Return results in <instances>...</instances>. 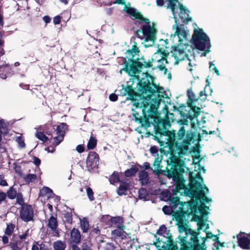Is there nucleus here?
Returning a JSON list of instances; mask_svg holds the SVG:
<instances>
[{"instance_id": "f257e3e1", "label": "nucleus", "mask_w": 250, "mask_h": 250, "mask_svg": "<svg viewBox=\"0 0 250 250\" xmlns=\"http://www.w3.org/2000/svg\"><path fill=\"white\" fill-rule=\"evenodd\" d=\"M178 193L185 194L188 196H195L198 199L203 202V200L198 198L195 194H189L186 193H181L176 191V186L173 190V194L175 197H171L168 192H164L163 194H166L167 200H169L171 204V207L165 206L163 208V211L166 214H172L175 218L177 223L179 231L178 238L179 243L181 246L182 250H203L204 249L206 239L203 237L202 240L203 242L201 245L197 240V233L192 231L187 222L185 220V214H188L189 209L185 210V206L191 207V205L187 203H183L179 200L177 196Z\"/></svg>"}, {"instance_id": "f03ea898", "label": "nucleus", "mask_w": 250, "mask_h": 250, "mask_svg": "<svg viewBox=\"0 0 250 250\" xmlns=\"http://www.w3.org/2000/svg\"><path fill=\"white\" fill-rule=\"evenodd\" d=\"M143 67V63H127L125 70L129 75L133 76L132 80L136 83V88L143 96L144 94H148L146 97L149 99H141V102L134 101V105L136 108L141 109L145 118V122L148 124H157L159 121V113L157 109L160 104L161 99H151L149 97L151 94L155 91L152 88V78L147 74L143 73V77L140 78L139 74Z\"/></svg>"}, {"instance_id": "7ed1b4c3", "label": "nucleus", "mask_w": 250, "mask_h": 250, "mask_svg": "<svg viewBox=\"0 0 250 250\" xmlns=\"http://www.w3.org/2000/svg\"><path fill=\"white\" fill-rule=\"evenodd\" d=\"M175 14L176 18L175 19V24L173 25L172 29L174 30V33L171 34L170 38V41L171 42V53L174 58L176 62L181 61L192 62L194 61V56L186 52V50L189 51L188 48L189 46L188 44L189 37V31L185 28L181 26H178V23H188L191 20L189 18L188 11L181 5L179 2L176 4L175 6Z\"/></svg>"}, {"instance_id": "20e7f679", "label": "nucleus", "mask_w": 250, "mask_h": 250, "mask_svg": "<svg viewBox=\"0 0 250 250\" xmlns=\"http://www.w3.org/2000/svg\"><path fill=\"white\" fill-rule=\"evenodd\" d=\"M165 134L160 135L158 141L161 146H168L171 152L170 157L167 161V171L165 174L168 177H173L175 180L182 182V177L178 170H183V161L181 159V155L185 154L188 151V142H186L181 146L179 143L175 142V133L169 131L165 132Z\"/></svg>"}, {"instance_id": "39448f33", "label": "nucleus", "mask_w": 250, "mask_h": 250, "mask_svg": "<svg viewBox=\"0 0 250 250\" xmlns=\"http://www.w3.org/2000/svg\"><path fill=\"white\" fill-rule=\"evenodd\" d=\"M201 159L200 155L195 156L193 157V164L195 165V172H193L190 177L191 188L188 189L186 187L184 180L183 177V173L184 172V162L183 161V170L180 171L178 170L177 173H180L182 176V182L175 180L173 177V180L176 184V191L181 193H186L189 194H195L198 198L203 200V202H209L211 201L210 199H208L206 194L208 192V189L207 187L203 184V179L200 176V172L202 170L205 173L206 170L204 167H201L198 164L200 162Z\"/></svg>"}, {"instance_id": "423d86ee", "label": "nucleus", "mask_w": 250, "mask_h": 250, "mask_svg": "<svg viewBox=\"0 0 250 250\" xmlns=\"http://www.w3.org/2000/svg\"><path fill=\"white\" fill-rule=\"evenodd\" d=\"M124 10L131 16L140 20L141 27L137 32V35L140 39L143 40L142 43L145 47L152 46L156 39L157 30L153 23H150L149 20L144 18L137 10L130 6L125 5Z\"/></svg>"}, {"instance_id": "0eeeda50", "label": "nucleus", "mask_w": 250, "mask_h": 250, "mask_svg": "<svg viewBox=\"0 0 250 250\" xmlns=\"http://www.w3.org/2000/svg\"><path fill=\"white\" fill-rule=\"evenodd\" d=\"M191 42L196 49L204 51L202 55L205 56L210 51L209 40L202 29L194 28Z\"/></svg>"}, {"instance_id": "6e6552de", "label": "nucleus", "mask_w": 250, "mask_h": 250, "mask_svg": "<svg viewBox=\"0 0 250 250\" xmlns=\"http://www.w3.org/2000/svg\"><path fill=\"white\" fill-rule=\"evenodd\" d=\"M188 214H191L193 216V219L198 222L197 225L198 229H202L204 231L207 230L209 227L206 221H204V217L207 215L206 209L203 206L198 207L193 206L189 208Z\"/></svg>"}, {"instance_id": "1a4fd4ad", "label": "nucleus", "mask_w": 250, "mask_h": 250, "mask_svg": "<svg viewBox=\"0 0 250 250\" xmlns=\"http://www.w3.org/2000/svg\"><path fill=\"white\" fill-rule=\"evenodd\" d=\"M139 50L135 42L131 47V49H128L125 53L124 62H142L144 58H139Z\"/></svg>"}, {"instance_id": "9d476101", "label": "nucleus", "mask_w": 250, "mask_h": 250, "mask_svg": "<svg viewBox=\"0 0 250 250\" xmlns=\"http://www.w3.org/2000/svg\"><path fill=\"white\" fill-rule=\"evenodd\" d=\"M66 130L67 125L65 123H62L57 126L56 129L57 136L53 138L54 145L57 146L63 141Z\"/></svg>"}, {"instance_id": "9b49d317", "label": "nucleus", "mask_w": 250, "mask_h": 250, "mask_svg": "<svg viewBox=\"0 0 250 250\" xmlns=\"http://www.w3.org/2000/svg\"><path fill=\"white\" fill-rule=\"evenodd\" d=\"M20 216L21 219L25 222H28L32 220L33 217V210L32 207L28 205L22 206Z\"/></svg>"}, {"instance_id": "f8f14e48", "label": "nucleus", "mask_w": 250, "mask_h": 250, "mask_svg": "<svg viewBox=\"0 0 250 250\" xmlns=\"http://www.w3.org/2000/svg\"><path fill=\"white\" fill-rule=\"evenodd\" d=\"M186 134V130L184 127H182L178 132V140L176 143H179V146H182L186 142H188V146L190 144V142L191 141L193 135L192 134L187 133L186 134V138H185Z\"/></svg>"}, {"instance_id": "ddd939ff", "label": "nucleus", "mask_w": 250, "mask_h": 250, "mask_svg": "<svg viewBox=\"0 0 250 250\" xmlns=\"http://www.w3.org/2000/svg\"><path fill=\"white\" fill-rule=\"evenodd\" d=\"M244 232H240L237 235L238 246L243 250H250V234H248L250 238L245 235Z\"/></svg>"}, {"instance_id": "4468645a", "label": "nucleus", "mask_w": 250, "mask_h": 250, "mask_svg": "<svg viewBox=\"0 0 250 250\" xmlns=\"http://www.w3.org/2000/svg\"><path fill=\"white\" fill-rule=\"evenodd\" d=\"M162 48L159 49V51L155 53L151 58L152 61L156 62H167V58L169 56L167 51L166 52L165 50L162 51Z\"/></svg>"}, {"instance_id": "2eb2a0df", "label": "nucleus", "mask_w": 250, "mask_h": 250, "mask_svg": "<svg viewBox=\"0 0 250 250\" xmlns=\"http://www.w3.org/2000/svg\"><path fill=\"white\" fill-rule=\"evenodd\" d=\"M99 161L98 155L95 152H90L86 160V166L90 168L96 167Z\"/></svg>"}, {"instance_id": "dca6fc26", "label": "nucleus", "mask_w": 250, "mask_h": 250, "mask_svg": "<svg viewBox=\"0 0 250 250\" xmlns=\"http://www.w3.org/2000/svg\"><path fill=\"white\" fill-rule=\"evenodd\" d=\"M150 152L154 155L155 160L154 162L153 165L155 167V170L159 171L161 170L160 167V164L162 160V155L159 156L157 153V148L155 146L151 147L150 148Z\"/></svg>"}, {"instance_id": "f3484780", "label": "nucleus", "mask_w": 250, "mask_h": 250, "mask_svg": "<svg viewBox=\"0 0 250 250\" xmlns=\"http://www.w3.org/2000/svg\"><path fill=\"white\" fill-rule=\"evenodd\" d=\"M130 185L128 183L121 182L119 187L117 189V194L122 196L126 194V192L130 188Z\"/></svg>"}, {"instance_id": "a211bd4d", "label": "nucleus", "mask_w": 250, "mask_h": 250, "mask_svg": "<svg viewBox=\"0 0 250 250\" xmlns=\"http://www.w3.org/2000/svg\"><path fill=\"white\" fill-rule=\"evenodd\" d=\"M81 238V234L79 230L73 228L71 231V243L78 244L80 242Z\"/></svg>"}, {"instance_id": "6ab92c4d", "label": "nucleus", "mask_w": 250, "mask_h": 250, "mask_svg": "<svg viewBox=\"0 0 250 250\" xmlns=\"http://www.w3.org/2000/svg\"><path fill=\"white\" fill-rule=\"evenodd\" d=\"M125 227L123 226V227H118L116 229L112 231V235L115 238L121 237L122 239H124L126 237V233L125 231Z\"/></svg>"}, {"instance_id": "aec40b11", "label": "nucleus", "mask_w": 250, "mask_h": 250, "mask_svg": "<svg viewBox=\"0 0 250 250\" xmlns=\"http://www.w3.org/2000/svg\"><path fill=\"white\" fill-rule=\"evenodd\" d=\"M110 220L111 227H123V226H124L123 219L121 217H111Z\"/></svg>"}, {"instance_id": "412c9836", "label": "nucleus", "mask_w": 250, "mask_h": 250, "mask_svg": "<svg viewBox=\"0 0 250 250\" xmlns=\"http://www.w3.org/2000/svg\"><path fill=\"white\" fill-rule=\"evenodd\" d=\"M48 227L56 233H58L56 229L58 226V222L56 218L52 216L48 220Z\"/></svg>"}, {"instance_id": "4be33fe9", "label": "nucleus", "mask_w": 250, "mask_h": 250, "mask_svg": "<svg viewBox=\"0 0 250 250\" xmlns=\"http://www.w3.org/2000/svg\"><path fill=\"white\" fill-rule=\"evenodd\" d=\"M161 247L162 249H159L158 250H179L177 245L173 242L170 244L163 243Z\"/></svg>"}, {"instance_id": "5701e85b", "label": "nucleus", "mask_w": 250, "mask_h": 250, "mask_svg": "<svg viewBox=\"0 0 250 250\" xmlns=\"http://www.w3.org/2000/svg\"><path fill=\"white\" fill-rule=\"evenodd\" d=\"M166 2L167 8H169L171 10L174 18L176 19L175 14V6H176V4L178 2V0H167Z\"/></svg>"}, {"instance_id": "b1692460", "label": "nucleus", "mask_w": 250, "mask_h": 250, "mask_svg": "<svg viewBox=\"0 0 250 250\" xmlns=\"http://www.w3.org/2000/svg\"><path fill=\"white\" fill-rule=\"evenodd\" d=\"M81 228L83 232H86L89 228V225L87 220L85 218L80 219Z\"/></svg>"}, {"instance_id": "393cba45", "label": "nucleus", "mask_w": 250, "mask_h": 250, "mask_svg": "<svg viewBox=\"0 0 250 250\" xmlns=\"http://www.w3.org/2000/svg\"><path fill=\"white\" fill-rule=\"evenodd\" d=\"M53 247L55 250H64L66 247L65 242L57 241L54 243Z\"/></svg>"}, {"instance_id": "a878e982", "label": "nucleus", "mask_w": 250, "mask_h": 250, "mask_svg": "<svg viewBox=\"0 0 250 250\" xmlns=\"http://www.w3.org/2000/svg\"><path fill=\"white\" fill-rule=\"evenodd\" d=\"M139 179L143 184H146L148 180L147 172L144 170L141 171L139 174Z\"/></svg>"}, {"instance_id": "bb28decb", "label": "nucleus", "mask_w": 250, "mask_h": 250, "mask_svg": "<svg viewBox=\"0 0 250 250\" xmlns=\"http://www.w3.org/2000/svg\"><path fill=\"white\" fill-rule=\"evenodd\" d=\"M24 181L28 183L34 182L37 179L36 174H29L24 176Z\"/></svg>"}, {"instance_id": "cd10ccee", "label": "nucleus", "mask_w": 250, "mask_h": 250, "mask_svg": "<svg viewBox=\"0 0 250 250\" xmlns=\"http://www.w3.org/2000/svg\"><path fill=\"white\" fill-rule=\"evenodd\" d=\"M109 181L110 184H114L120 181L119 174L117 172H114L111 176Z\"/></svg>"}, {"instance_id": "c85d7f7f", "label": "nucleus", "mask_w": 250, "mask_h": 250, "mask_svg": "<svg viewBox=\"0 0 250 250\" xmlns=\"http://www.w3.org/2000/svg\"><path fill=\"white\" fill-rule=\"evenodd\" d=\"M97 144V140L95 138L93 137L90 138L89 141L87 144V148L88 149H91L94 148Z\"/></svg>"}, {"instance_id": "c756f323", "label": "nucleus", "mask_w": 250, "mask_h": 250, "mask_svg": "<svg viewBox=\"0 0 250 250\" xmlns=\"http://www.w3.org/2000/svg\"><path fill=\"white\" fill-rule=\"evenodd\" d=\"M36 137L43 142H46L48 140V138L42 132L37 131L35 134Z\"/></svg>"}, {"instance_id": "7c9ffc66", "label": "nucleus", "mask_w": 250, "mask_h": 250, "mask_svg": "<svg viewBox=\"0 0 250 250\" xmlns=\"http://www.w3.org/2000/svg\"><path fill=\"white\" fill-rule=\"evenodd\" d=\"M122 92L123 95H126V94L129 95L130 96H132L134 94V90L130 86H127L126 88L123 89Z\"/></svg>"}, {"instance_id": "2f4dec72", "label": "nucleus", "mask_w": 250, "mask_h": 250, "mask_svg": "<svg viewBox=\"0 0 250 250\" xmlns=\"http://www.w3.org/2000/svg\"><path fill=\"white\" fill-rule=\"evenodd\" d=\"M87 195L90 201H92L94 200V193L92 189L89 187H86Z\"/></svg>"}, {"instance_id": "473e14b6", "label": "nucleus", "mask_w": 250, "mask_h": 250, "mask_svg": "<svg viewBox=\"0 0 250 250\" xmlns=\"http://www.w3.org/2000/svg\"><path fill=\"white\" fill-rule=\"evenodd\" d=\"M137 171L135 167H131L125 171V174L126 177H130L134 175Z\"/></svg>"}, {"instance_id": "72a5a7b5", "label": "nucleus", "mask_w": 250, "mask_h": 250, "mask_svg": "<svg viewBox=\"0 0 250 250\" xmlns=\"http://www.w3.org/2000/svg\"><path fill=\"white\" fill-rule=\"evenodd\" d=\"M16 191L12 188H11L7 192V195L10 199H14L16 197Z\"/></svg>"}, {"instance_id": "f704fd0d", "label": "nucleus", "mask_w": 250, "mask_h": 250, "mask_svg": "<svg viewBox=\"0 0 250 250\" xmlns=\"http://www.w3.org/2000/svg\"><path fill=\"white\" fill-rule=\"evenodd\" d=\"M16 141L19 144V146L21 147H24L25 144L24 142V140L21 136H20L16 138Z\"/></svg>"}, {"instance_id": "c9c22d12", "label": "nucleus", "mask_w": 250, "mask_h": 250, "mask_svg": "<svg viewBox=\"0 0 250 250\" xmlns=\"http://www.w3.org/2000/svg\"><path fill=\"white\" fill-rule=\"evenodd\" d=\"M14 225L12 224L8 225L5 230V233L9 235H11L14 230Z\"/></svg>"}, {"instance_id": "e433bc0d", "label": "nucleus", "mask_w": 250, "mask_h": 250, "mask_svg": "<svg viewBox=\"0 0 250 250\" xmlns=\"http://www.w3.org/2000/svg\"><path fill=\"white\" fill-rule=\"evenodd\" d=\"M17 203L20 205H24V200L23 196L21 194H18L16 198Z\"/></svg>"}, {"instance_id": "4c0bfd02", "label": "nucleus", "mask_w": 250, "mask_h": 250, "mask_svg": "<svg viewBox=\"0 0 250 250\" xmlns=\"http://www.w3.org/2000/svg\"><path fill=\"white\" fill-rule=\"evenodd\" d=\"M6 129L5 124L2 121H0V133H6Z\"/></svg>"}, {"instance_id": "58836bf2", "label": "nucleus", "mask_w": 250, "mask_h": 250, "mask_svg": "<svg viewBox=\"0 0 250 250\" xmlns=\"http://www.w3.org/2000/svg\"><path fill=\"white\" fill-rule=\"evenodd\" d=\"M166 230L167 228L164 225H162L158 229L157 233L159 235H163L164 233L166 231Z\"/></svg>"}, {"instance_id": "ea45409f", "label": "nucleus", "mask_w": 250, "mask_h": 250, "mask_svg": "<svg viewBox=\"0 0 250 250\" xmlns=\"http://www.w3.org/2000/svg\"><path fill=\"white\" fill-rule=\"evenodd\" d=\"M209 68L210 71H214L217 75L219 74L218 70L215 66L214 63H210Z\"/></svg>"}, {"instance_id": "a19ab883", "label": "nucleus", "mask_w": 250, "mask_h": 250, "mask_svg": "<svg viewBox=\"0 0 250 250\" xmlns=\"http://www.w3.org/2000/svg\"><path fill=\"white\" fill-rule=\"evenodd\" d=\"M51 192V190L48 187H44L41 190L42 194H47Z\"/></svg>"}, {"instance_id": "79ce46f5", "label": "nucleus", "mask_w": 250, "mask_h": 250, "mask_svg": "<svg viewBox=\"0 0 250 250\" xmlns=\"http://www.w3.org/2000/svg\"><path fill=\"white\" fill-rule=\"evenodd\" d=\"M61 17L60 16H57L53 19V23L54 24H58L60 23Z\"/></svg>"}, {"instance_id": "37998d69", "label": "nucleus", "mask_w": 250, "mask_h": 250, "mask_svg": "<svg viewBox=\"0 0 250 250\" xmlns=\"http://www.w3.org/2000/svg\"><path fill=\"white\" fill-rule=\"evenodd\" d=\"M158 68L160 71L163 72L164 75H166L167 74V70L165 66L163 65H160L158 66Z\"/></svg>"}, {"instance_id": "c03bdc74", "label": "nucleus", "mask_w": 250, "mask_h": 250, "mask_svg": "<svg viewBox=\"0 0 250 250\" xmlns=\"http://www.w3.org/2000/svg\"><path fill=\"white\" fill-rule=\"evenodd\" d=\"M6 196L7 195L4 192H0V204H1L2 202H3L6 199Z\"/></svg>"}, {"instance_id": "a18cd8bd", "label": "nucleus", "mask_w": 250, "mask_h": 250, "mask_svg": "<svg viewBox=\"0 0 250 250\" xmlns=\"http://www.w3.org/2000/svg\"><path fill=\"white\" fill-rule=\"evenodd\" d=\"M109 98L112 102L116 101L118 99V96L114 93L109 95Z\"/></svg>"}, {"instance_id": "49530a36", "label": "nucleus", "mask_w": 250, "mask_h": 250, "mask_svg": "<svg viewBox=\"0 0 250 250\" xmlns=\"http://www.w3.org/2000/svg\"><path fill=\"white\" fill-rule=\"evenodd\" d=\"M29 235V229H27L26 230V231L22 234L20 235L19 236V237L21 239H25Z\"/></svg>"}, {"instance_id": "de8ad7c7", "label": "nucleus", "mask_w": 250, "mask_h": 250, "mask_svg": "<svg viewBox=\"0 0 250 250\" xmlns=\"http://www.w3.org/2000/svg\"><path fill=\"white\" fill-rule=\"evenodd\" d=\"M132 111H133V113H132L133 115L135 117L136 121H140V116H139V114H138V113H137L136 112V111L133 109H132Z\"/></svg>"}, {"instance_id": "09e8293b", "label": "nucleus", "mask_w": 250, "mask_h": 250, "mask_svg": "<svg viewBox=\"0 0 250 250\" xmlns=\"http://www.w3.org/2000/svg\"><path fill=\"white\" fill-rule=\"evenodd\" d=\"M48 152L53 153L55 150V147L53 146H50L45 149Z\"/></svg>"}, {"instance_id": "8fccbe9b", "label": "nucleus", "mask_w": 250, "mask_h": 250, "mask_svg": "<svg viewBox=\"0 0 250 250\" xmlns=\"http://www.w3.org/2000/svg\"><path fill=\"white\" fill-rule=\"evenodd\" d=\"M8 68V65L3 64L0 66V72L5 71Z\"/></svg>"}, {"instance_id": "3c124183", "label": "nucleus", "mask_w": 250, "mask_h": 250, "mask_svg": "<svg viewBox=\"0 0 250 250\" xmlns=\"http://www.w3.org/2000/svg\"><path fill=\"white\" fill-rule=\"evenodd\" d=\"M43 21L46 23H49L51 21V19L49 17L47 16H45L44 17H43Z\"/></svg>"}, {"instance_id": "603ef678", "label": "nucleus", "mask_w": 250, "mask_h": 250, "mask_svg": "<svg viewBox=\"0 0 250 250\" xmlns=\"http://www.w3.org/2000/svg\"><path fill=\"white\" fill-rule=\"evenodd\" d=\"M83 250H92L86 244H83L82 246Z\"/></svg>"}, {"instance_id": "864d4df0", "label": "nucleus", "mask_w": 250, "mask_h": 250, "mask_svg": "<svg viewBox=\"0 0 250 250\" xmlns=\"http://www.w3.org/2000/svg\"><path fill=\"white\" fill-rule=\"evenodd\" d=\"M76 149L78 151V152H80V153L83 151V148L81 145L78 146H77Z\"/></svg>"}, {"instance_id": "5fc2aeb1", "label": "nucleus", "mask_w": 250, "mask_h": 250, "mask_svg": "<svg viewBox=\"0 0 250 250\" xmlns=\"http://www.w3.org/2000/svg\"><path fill=\"white\" fill-rule=\"evenodd\" d=\"M3 19V17L2 16L1 12L0 11V25L1 26H3V24H4Z\"/></svg>"}, {"instance_id": "6e6d98bb", "label": "nucleus", "mask_w": 250, "mask_h": 250, "mask_svg": "<svg viewBox=\"0 0 250 250\" xmlns=\"http://www.w3.org/2000/svg\"><path fill=\"white\" fill-rule=\"evenodd\" d=\"M157 5L162 6L164 5V0H156Z\"/></svg>"}, {"instance_id": "4d7b16f0", "label": "nucleus", "mask_w": 250, "mask_h": 250, "mask_svg": "<svg viewBox=\"0 0 250 250\" xmlns=\"http://www.w3.org/2000/svg\"><path fill=\"white\" fill-rule=\"evenodd\" d=\"M34 163L36 166H38L40 164L41 161L38 158H35Z\"/></svg>"}, {"instance_id": "13d9d810", "label": "nucleus", "mask_w": 250, "mask_h": 250, "mask_svg": "<svg viewBox=\"0 0 250 250\" xmlns=\"http://www.w3.org/2000/svg\"><path fill=\"white\" fill-rule=\"evenodd\" d=\"M113 3H118V4H124L125 2L123 0H115L114 2H113Z\"/></svg>"}, {"instance_id": "bf43d9fd", "label": "nucleus", "mask_w": 250, "mask_h": 250, "mask_svg": "<svg viewBox=\"0 0 250 250\" xmlns=\"http://www.w3.org/2000/svg\"><path fill=\"white\" fill-rule=\"evenodd\" d=\"M2 242L4 244H7L8 242V238L7 236H4L2 237Z\"/></svg>"}, {"instance_id": "052dcab7", "label": "nucleus", "mask_w": 250, "mask_h": 250, "mask_svg": "<svg viewBox=\"0 0 250 250\" xmlns=\"http://www.w3.org/2000/svg\"><path fill=\"white\" fill-rule=\"evenodd\" d=\"M113 9L112 8H107L106 10V12L108 15H111L112 13Z\"/></svg>"}, {"instance_id": "680f3d73", "label": "nucleus", "mask_w": 250, "mask_h": 250, "mask_svg": "<svg viewBox=\"0 0 250 250\" xmlns=\"http://www.w3.org/2000/svg\"><path fill=\"white\" fill-rule=\"evenodd\" d=\"M73 250H81L80 248L76 245H73L72 247Z\"/></svg>"}, {"instance_id": "e2e57ef3", "label": "nucleus", "mask_w": 250, "mask_h": 250, "mask_svg": "<svg viewBox=\"0 0 250 250\" xmlns=\"http://www.w3.org/2000/svg\"><path fill=\"white\" fill-rule=\"evenodd\" d=\"M0 185L3 186H5L7 185V182L3 180V181H2L0 182Z\"/></svg>"}, {"instance_id": "0e129e2a", "label": "nucleus", "mask_w": 250, "mask_h": 250, "mask_svg": "<svg viewBox=\"0 0 250 250\" xmlns=\"http://www.w3.org/2000/svg\"><path fill=\"white\" fill-rule=\"evenodd\" d=\"M64 4H67L68 3V0H60Z\"/></svg>"}, {"instance_id": "69168bd1", "label": "nucleus", "mask_w": 250, "mask_h": 250, "mask_svg": "<svg viewBox=\"0 0 250 250\" xmlns=\"http://www.w3.org/2000/svg\"><path fill=\"white\" fill-rule=\"evenodd\" d=\"M145 192V190L144 189H142V190H140L139 191V196H140V197L141 198H143V197H142V195H141L142 193V192Z\"/></svg>"}, {"instance_id": "338daca9", "label": "nucleus", "mask_w": 250, "mask_h": 250, "mask_svg": "<svg viewBox=\"0 0 250 250\" xmlns=\"http://www.w3.org/2000/svg\"><path fill=\"white\" fill-rule=\"evenodd\" d=\"M205 91H201L200 93V96L201 97H202V96L203 95H205Z\"/></svg>"}, {"instance_id": "774afa93", "label": "nucleus", "mask_w": 250, "mask_h": 250, "mask_svg": "<svg viewBox=\"0 0 250 250\" xmlns=\"http://www.w3.org/2000/svg\"><path fill=\"white\" fill-rule=\"evenodd\" d=\"M207 237L208 238H211L212 237V234L210 233H207Z\"/></svg>"}]
</instances>
